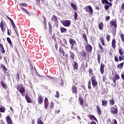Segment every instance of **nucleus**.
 Listing matches in <instances>:
<instances>
[{"label":"nucleus","instance_id":"f257e3e1","mask_svg":"<svg viewBox=\"0 0 124 124\" xmlns=\"http://www.w3.org/2000/svg\"><path fill=\"white\" fill-rule=\"evenodd\" d=\"M69 41L71 45V50L77 51V50H78V46H77V43H76V41L72 38H70Z\"/></svg>","mask_w":124,"mask_h":124},{"label":"nucleus","instance_id":"f03ea898","mask_svg":"<svg viewBox=\"0 0 124 124\" xmlns=\"http://www.w3.org/2000/svg\"><path fill=\"white\" fill-rule=\"evenodd\" d=\"M118 107L117 105H114L113 107L110 108V113L113 115H117L118 114Z\"/></svg>","mask_w":124,"mask_h":124},{"label":"nucleus","instance_id":"7ed1b4c3","mask_svg":"<svg viewBox=\"0 0 124 124\" xmlns=\"http://www.w3.org/2000/svg\"><path fill=\"white\" fill-rule=\"evenodd\" d=\"M91 82L93 88H95V87H97L98 83H97V81H96V78H95V77H93L91 78Z\"/></svg>","mask_w":124,"mask_h":124},{"label":"nucleus","instance_id":"20e7f679","mask_svg":"<svg viewBox=\"0 0 124 124\" xmlns=\"http://www.w3.org/2000/svg\"><path fill=\"white\" fill-rule=\"evenodd\" d=\"M59 53L61 57H62L63 56V57H66L67 59H68V55L67 54H65V52H64V50L62 47H60Z\"/></svg>","mask_w":124,"mask_h":124},{"label":"nucleus","instance_id":"39448f33","mask_svg":"<svg viewBox=\"0 0 124 124\" xmlns=\"http://www.w3.org/2000/svg\"><path fill=\"white\" fill-rule=\"evenodd\" d=\"M84 9L86 12H88V13H90V14H93V8H92V6L90 5L85 6Z\"/></svg>","mask_w":124,"mask_h":124},{"label":"nucleus","instance_id":"423d86ee","mask_svg":"<svg viewBox=\"0 0 124 124\" xmlns=\"http://www.w3.org/2000/svg\"><path fill=\"white\" fill-rule=\"evenodd\" d=\"M85 50L88 53H91L93 51V46L90 44H86L85 46Z\"/></svg>","mask_w":124,"mask_h":124},{"label":"nucleus","instance_id":"0eeeda50","mask_svg":"<svg viewBox=\"0 0 124 124\" xmlns=\"http://www.w3.org/2000/svg\"><path fill=\"white\" fill-rule=\"evenodd\" d=\"M62 24L64 27H69L71 25V21L70 20H65L62 21Z\"/></svg>","mask_w":124,"mask_h":124},{"label":"nucleus","instance_id":"6e6552de","mask_svg":"<svg viewBox=\"0 0 124 124\" xmlns=\"http://www.w3.org/2000/svg\"><path fill=\"white\" fill-rule=\"evenodd\" d=\"M72 93H74L75 94H77V93L78 92V88L76 85H72L71 88Z\"/></svg>","mask_w":124,"mask_h":124},{"label":"nucleus","instance_id":"1a4fd4ad","mask_svg":"<svg viewBox=\"0 0 124 124\" xmlns=\"http://www.w3.org/2000/svg\"><path fill=\"white\" fill-rule=\"evenodd\" d=\"M6 120L7 123V124H14L10 115H8L6 117Z\"/></svg>","mask_w":124,"mask_h":124},{"label":"nucleus","instance_id":"9d476101","mask_svg":"<svg viewBox=\"0 0 124 124\" xmlns=\"http://www.w3.org/2000/svg\"><path fill=\"white\" fill-rule=\"evenodd\" d=\"M17 90L19 91V93L24 96V93L26 92V89L24 87H21L19 90V86H17Z\"/></svg>","mask_w":124,"mask_h":124},{"label":"nucleus","instance_id":"9b49d317","mask_svg":"<svg viewBox=\"0 0 124 124\" xmlns=\"http://www.w3.org/2000/svg\"><path fill=\"white\" fill-rule=\"evenodd\" d=\"M48 106H49V101L48 100V98L47 97H46L44 100V107L45 109H46V110H47Z\"/></svg>","mask_w":124,"mask_h":124},{"label":"nucleus","instance_id":"f8f14e48","mask_svg":"<svg viewBox=\"0 0 124 124\" xmlns=\"http://www.w3.org/2000/svg\"><path fill=\"white\" fill-rule=\"evenodd\" d=\"M120 79V76L119 75L115 74V76L112 78V79L113 81L114 84H116V81Z\"/></svg>","mask_w":124,"mask_h":124},{"label":"nucleus","instance_id":"ddd939ff","mask_svg":"<svg viewBox=\"0 0 124 124\" xmlns=\"http://www.w3.org/2000/svg\"><path fill=\"white\" fill-rule=\"evenodd\" d=\"M0 28L3 32V33H4V32L5 31L6 27L4 26V24H3V22L1 21L0 24Z\"/></svg>","mask_w":124,"mask_h":124},{"label":"nucleus","instance_id":"4468645a","mask_svg":"<svg viewBox=\"0 0 124 124\" xmlns=\"http://www.w3.org/2000/svg\"><path fill=\"white\" fill-rule=\"evenodd\" d=\"M104 68H105V65L102 63H101L100 65V71L101 72V74H104Z\"/></svg>","mask_w":124,"mask_h":124},{"label":"nucleus","instance_id":"2eb2a0df","mask_svg":"<svg viewBox=\"0 0 124 124\" xmlns=\"http://www.w3.org/2000/svg\"><path fill=\"white\" fill-rule=\"evenodd\" d=\"M38 102L39 104H42L43 103V96L39 95L38 97Z\"/></svg>","mask_w":124,"mask_h":124},{"label":"nucleus","instance_id":"dca6fc26","mask_svg":"<svg viewBox=\"0 0 124 124\" xmlns=\"http://www.w3.org/2000/svg\"><path fill=\"white\" fill-rule=\"evenodd\" d=\"M0 84L3 89H4L5 90L7 89V85L4 83V82H3L2 80H1Z\"/></svg>","mask_w":124,"mask_h":124},{"label":"nucleus","instance_id":"f3484780","mask_svg":"<svg viewBox=\"0 0 124 124\" xmlns=\"http://www.w3.org/2000/svg\"><path fill=\"white\" fill-rule=\"evenodd\" d=\"M101 1L103 4L106 3V4H108L109 6H112V3L109 2V1H108V0H102Z\"/></svg>","mask_w":124,"mask_h":124},{"label":"nucleus","instance_id":"a211bd4d","mask_svg":"<svg viewBox=\"0 0 124 124\" xmlns=\"http://www.w3.org/2000/svg\"><path fill=\"white\" fill-rule=\"evenodd\" d=\"M78 101L81 105V106H83L84 104V99L83 98V97L80 96L78 97Z\"/></svg>","mask_w":124,"mask_h":124},{"label":"nucleus","instance_id":"6ab92c4d","mask_svg":"<svg viewBox=\"0 0 124 124\" xmlns=\"http://www.w3.org/2000/svg\"><path fill=\"white\" fill-rule=\"evenodd\" d=\"M12 26H13V28L16 33V34H17V35H18V32L17 30V27H16V25H15V23H14V22H13L12 23H11Z\"/></svg>","mask_w":124,"mask_h":124},{"label":"nucleus","instance_id":"aec40b11","mask_svg":"<svg viewBox=\"0 0 124 124\" xmlns=\"http://www.w3.org/2000/svg\"><path fill=\"white\" fill-rule=\"evenodd\" d=\"M111 46L113 49H116V40L113 39L111 42Z\"/></svg>","mask_w":124,"mask_h":124},{"label":"nucleus","instance_id":"412c9836","mask_svg":"<svg viewBox=\"0 0 124 124\" xmlns=\"http://www.w3.org/2000/svg\"><path fill=\"white\" fill-rule=\"evenodd\" d=\"M51 21L54 23H57V22H58V17L55 15H53L51 17Z\"/></svg>","mask_w":124,"mask_h":124},{"label":"nucleus","instance_id":"4be33fe9","mask_svg":"<svg viewBox=\"0 0 124 124\" xmlns=\"http://www.w3.org/2000/svg\"><path fill=\"white\" fill-rule=\"evenodd\" d=\"M0 52H1L2 54H4V53H5L4 47H3V46L1 44H0Z\"/></svg>","mask_w":124,"mask_h":124},{"label":"nucleus","instance_id":"5701e85b","mask_svg":"<svg viewBox=\"0 0 124 124\" xmlns=\"http://www.w3.org/2000/svg\"><path fill=\"white\" fill-rule=\"evenodd\" d=\"M99 40L101 43H102V45H103V46H105V40H104V38L103 37H100Z\"/></svg>","mask_w":124,"mask_h":124},{"label":"nucleus","instance_id":"b1692460","mask_svg":"<svg viewBox=\"0 0 124 124\" xmlns=\"http://www.w3.org/2000/svg\"><path fill=\"white\" fill-rule=\"evenodd\" d=\"M25 99L28 103H31V99L27 94L25 96Z\"/></svg>","mask_w":124,"mask_h":124},{"label":"nucleus","instance_id":"393cba45","mask_svg":"<svg viewBox=\"0 0 124 124\" xmlns=\"http://www.w3.org/2000/svg\"><path fill=\"white\" fill-rule=\"evenodd\" d=\"M80 55L82 57H87V52L85 50H82L80 52Z\"/></svg>","mask_w":124,"mask_h":124},{"label":"nucleus","instance_id":"a878e982","mask_svg":"<svg viewBox=\"0 0 124 124\" xmlns=\"http://www.w3.org/2000/svg\"><path fill=\"white\" fill-rule=\"evenodd\" d=\"M110 25H111V26H113V27H114V29H117V23L114 21H110Z\"/></svg>","mask_w":124,"mask_h":124},{"label":"nucleus","instance_id":"bb28decb","mask_svg":"<svg viewBox=\"0 0 124 124\" xmlns=\"http://www.w3.org/2000/svg\"><path fill=\"white\" fill-rule=\"evenodd\" d=\"M103 27H104V24H103V22H101L98 24V28L101 30L102 31L103 30Z\"/></svg>","mask_w":124,"mask_h":124},{"label":"nucleus","instance_id":"cd10ccee","mask_svg":"<svg viewBox=\"0 0 124 124\" xmlns=\"http://www.w3.org/2000/svg\"><path fill=\"white\" fill-rule=\"evenodd\" d=\"M96 108L97 109V112L98 113V114H99V115H101V109L100 108V107H99V106L97 105L96 106Z\"/></svg>","mask_w":124,"mask_h":124},{"label":"nucleus","instance_id":"c85d7f7f","mask_svg":"<svg viewBox=\"0 0 124 124\" xmlns=\"http://www.w3.org/2000/svg\"><path fill=\"white\" fill-rule=\"evenodd\" d=\"M88 118H89V119H90L91 120H94V121H95L96 122H97V119H96V118H95V117H94V116L93 115H89L88 116Z\"/></svg>","mask_w":124,"mask_h":124},{"label":"nucleus","instance_id":"c756f323","mask_svg":"<svg viewBox=\"0 0 124 124\" xmlns=\"http://www.w3.org/2000/svg\"><path fill=\"white\" fill-rule=\"evenodd\" d=\"M102 106L103 107H106V106H107V101L106 100H102Z\"/></svg>","mask_w":124,"mask_h":124},{"label":"nucleus","instance_id":"7c9ffc66","mask_svg":"<svg viewBox=\"0 0 124 124\" xmlns=\"http://www.w3.org/2000/svg\"><path fill=\"white\" fill-rule=\"evenodd\" d=\"M109 103L111 106H113V105L115 104V100H114V98L112 97L111 99L109 100Z\"/></svg>","mask_w":124,"mask_h":124},{"label":"nucleus","instance_id":"2f4dec72","mask_svg":"<svg viewBox=\"0 0 124 124\" xmlns=\"http://www.w3.org/2000/svg\"><path fill=\"white\" fill-rule=\"evenodd\" d=\"M49 33L52 35V25L50 22H48Z\"/></svg>","mask_w":124,"mask_h":124},{"label":"nucleus","instance_id":"473e14b6","mask_svg":"<svg viewBox=\"0 0 124 124\" xmlns=\"http://www.w3.org/2000/svg\"><path fill=\"white\" fill-rule=\"evenodd\" d=\"M82 38L86 42V44H88V39H87V35L86 34H82Z\"/></svg>","mask_w":124,"mask_h":124},{"label":"nucleus","instance_id":"72a5a7b5","mask_svg":"<svg viewBox=\"0 0 124 124\" xmlns=\"http://www.w3.org/2000/svg\"><path fill=\"white\" fill-rule=\"evenodd\" d=\"M71 6L75 11H76V10H77V6H76V5H75V4H74L73 3H71Z\"/></svg>","mask_w":124,"mask_h":124},{"label":"nucleus","instance_id":"f704fd0d","mask_svg":"<svg viewBox=\"0 0 124 124\" xmlns=\"http://www.w3.org/2000/svg\"><path fill=\"white\" fill-rule=\"evenodd\" d=\"M60 31H61V33H63L67 31V30L66 28H64L63 27H61L60 28Z\"/></svg>","mask_w":124,"mask_h":124},{"label":"nucleus","instance_id":"c9c22d12","mask_svg":"<svg viewBox=\"0 0 124 124\" xmlns=\"http://www.w3.org/2000/svg\"><path fill=\"white\" fill-rule=\"evenodd\" d=\"M124 62L121 63L120 64H118L117 65L118 69H120V68H123V67L124 66Z\"/></svg>","mask_w":124,"mask_h":124},{"label":"nucleus","instance_id":"e433bc0d","mask_svg":"<svg viewBox=\"0 0 124 124\" xmlns=\"http://www.w3.org/2000/svg\"><path fill=\"white\" fill-rule=\"evenodd\" d=\"M37 124H44V123L42 122V120H41V117L37 120Z\"/></svg>","mask_w":124,"mask_h":124},{"label":"nucleus","instance_id":"4c0bfd02","mask_svg":"<svg viewBox=\"0 0 124 124\" xmlns=\"http://www.w3.org/2000/svg\"><path fill=\"white\" fill-rule=\"evenodd\" d=\"M98 47L99 49L101 50V53H102L103 51H104V48H103V46H102V45H101L100 43L98 44Z\"/></svg>","mask_w":124,"mask_h":124},{"label":"nucleus","instance_id":"58836bf2","mask_svg":"<svg viewBox=\"0 0 124 124\" xmlns=\"http://www.w3.org/2000/svg\"><path fill=\"white\" fill-rule=\"evenodd\" d=\"M119 53L120 55H124V49L122 48V47L119 48Z\"/></svg>","mask_w":124,"mask_h":124},{"label":"nucleus","instance_id":"ea45409f","mask_svg":"<svg viewBox=\"0 0 124 124\" xmlns=\"http://www.w3.org/2000/svg\"><path fill=\"white\" fill-rule=\"evenodd\" d=\"M0 67L2 68V69L3 70V71H7V69L6 68V67L2 64H1Z\"/></svg>","mask_w":124,"mask_h":124},{"label":"nucleus","instance_id":"a19ab883","mask_svg":"<svg viewBox=\"0 0 124 124\" xmlns=\"http://www.w3.org/2000/svg\"><path fill=\"white\" fill-rule=\"evenodd\" d=\"M124 55H120V56H119V61L120 62H122V61H124Z\"/></svg>","mask_w":124,"mask_h":124},{"label":"nucleus","instance_id":"79ce46f5","mask_svg":"<svg viewBox=\"0 0 124 124\" xmlns=\"http://www.w3.org/2000/svg\"><path fill=\"white\" fill-rule=\"evenodd\" d=\"M97 57L98 62V63L100 64V60L101 59V55H100V54H97Z\"/></svg>","mask_w":124,"mask_h":124},{"label":"nucleus","instance_id":"37998d69","mask_svg":"<svg viewBox=\"0 0 124 124\" xmlns=\"http://www.w3.org/2000/svg\"><path fill=\"white\" fill-rule=\"evenodd\" d=\"M0 112L1 113H4V112H5V107H0Z\"/></svg>","mask_w":124,"mask_h":124},{"label":"nucleus","instance_id":"c03bdc74","mask_svg":"<svg viewBox=\"0 0 124 124\" xmlns=\"http://www.w3.org/2000/svg\"><path fill=\"white\" fill-rule=\"evenodd\" d=\"M74 69H78V63L76 62H74V64L73 65Z\"/></svg>","mask_w":124,"mask_h":124},{"label":"nucleus","instance_id":"a18cd8bd","mask_svg":"<svg viewBox=\"0 0 124 124\" xmlns=\"http://www.w3.org/2000/svg\"><path fill=\"white\" fill-rule=\"evenodd\" d=\"M7 41L8 42V43H9V44H10V45H11L12 46H13V45H12V43L11 42V40L10 39V38L7 37Z\"/></svg>","mask_w":124,"mask_h":124},{"label":"nucleus","instance_id":"49530a36","mask_svg":"<svg viewBox=\"0 0 124 124\" xmlns=\"http://www.w3.org/2000/svg\"><path fill=\"white\" fill-rule=\"evenodd\" d=\"M21 10H22V11H24V12H25L26 13H27L28 15H29L30 16V13H29V11H28L27 10H26V9L23 8L22 7H21Z\"/></svg>","mask_w":124,"mask_h":124},{"label":"nucleus","instance_id":"de8ad7c7","mask_svg":"<svg viewBox=\"0 0 124 124\" xmlns=\"http://www.w3.org/2000/svg\"><path fill=\"white\" fill-rule=\"evenodd\" d=\"M16 79L17 80V82H19V80H20V75H19V73H17L16 75Z\"/></svg>","mask_w":124,"mask_h":124},{"label":"nucleus","instance_id":"09e8293b","mask_svg":"<svg viewBox=\"0 0 124 124\" xmlns=\"http://www.w3.org/2000/svg\"><path fill=\"white\" fill-rule=\"evenodd\" d=\"M88 88L89 90L92 89V83H91V80H89L88 83Z\"/></svg>","mask_w":124,"mask_h":124},{"label":"nucleus","instance_id":"8fccbe9b","mask_svg":"<svg viewBox=\"0 0 124 124\" xmlns=\"http://www.w3.org/2000/svg\"><path fill=\"white\" fill-rule=\"evenodd\" d=\"M56 95H55V97L56 98H60V92L59 91H56Z\"/></svg>","mask_w":124,"mask_h":124},{"label":"nucleus","instance_id":"3c124183","mask_svg":"<svg viewBox=\"0 0 124 124\" xmlns=\"http://www.w3.org/2000/svg\"><path fill=\"white\" fill-rule=\"evenodd\" d=\"M89 76H92V75H93V69L92 68H90L89 70Z\"/></svg>","mask_w":124,"mask_h":124},{"label":"nucleus","instance_id":"603ef678","mask_svg":"<svg viewBox=\"0 0 124 124\" xmlns=\"http://www.w3.org/2000/svg\"><path fill=\"white\" fill-rule=\"evenodd\" d=\"M74 20L76 21V20H77V17H78V14H77V12H75L74 13Z\"/></svg>","mask_w":124,"mask_h":124},{"label":"nucleus","instance_id":"864d4df0","mask_svg":"<svg viewBox=\"0 0 124 124\" xmlns=\"http://www.w3.org/2000/svg\"><path fill=\"white\" fill-rule=\"evenodd\" d=\"M22 6H24L25 7H27L28 6V4L24 3H20V7H22Z\"/></svg>","mask_w":124,"mask_h":124},{"label":"nucleus","instance_id":"5fc2aeb1","mask_svg":"<svg viewBox=\"0 0 124 124\" xmlns=\"http://www.w3.org/2000/svg\"><path fill=\"white\" fill-rule=\"evenodd\" d=\"M70 54H71V55H70V57L71 58V59H72V60H74V59H75L74 54L72 52H70Z\"/></svg>","mask_w":124,"mask_h":124},{"label":"nucleus","instance_id":"6e6d98bb","mask_svg":"<svg viewBox=\"0 0 124 124\" xmlns=\"http://www.w3.org/2000/svg\"><path fill=\"white\" fill-rule=\"evenodd\" d=\"M51 38L54 40V41H57V38H56V34H53Z\"/></svg>","mask_w":124,"mask_h":124},{"label":"nucleus","instance_id":"4d7b16f0","mask_svg":"<svg viewBox=\"0 0 124 124\" xmlns=\"http://www.w3.org/2000/svg\"><path fill=\"white\" fill-rule=\"evenodd\" d=\"M120 37L122 40V41H123V42H124V35L123 33H121L120 35Z\"/></svg>","mask_w":124,"mask_h":124},{"label":"nucleus","instance_id":"13d9d810","mask_svg":"<svg viewBox=\"0 0 124 124\" xmlns=\"http://www.w3.org/2000/svg\"><path fill=\"white\" fill-rule=\"evenodd\" d=\"M12 33V31H11V30L8 29V30H7V34H8V35H11Z\"/></svg>","mask_w":124,"mask_h":124},{"label":"nucleus","instance_id":"bf43d9fd","mask_svg":"<svg viewBox=\"0 0 124 124\" xmlns=\"http://www.w3.org/2000/svg\"><path fill=\"white\" fill-rule=\"evenodd\" d=\"M106 38H107V41H108V42H109V41H110V35L109 34H107V36H106Z\"/></svg>","mask_w":124,"mask_h":124},{"label":"nucleus","instance_id":"052dcab7","mask_svg":"<svg viewBox=\"0 0 124 124\" xmlns=\"http://www.w3.org/2000/svg\"><path fill=\"white\" fill-rule=\"evenodd\" d=\"M54 106H55L54 102H51L50 105V109H53V108H54Z\"/></svg>","mask_w":124,"mask_h":124},{"label":"nucleus","instance_id":"680f3d73","mask_svg":"<svg viewBox=\"0 0 124 124\" xmlns=\"http://www.w3.org/2000/svg\"><path fill=\"white\" fill-rule=\"evenodd\" d=\"M114 61L116 62H119V58H118V56H114Z\"/></svg>","mask_w":124,"mask_h":124},{"label":"nucleus","instance_id":"e2e57ef3","mask_svg":"<svg viewBox=\"0 0 124 124\" xmlns=\"http://www.w3.org/2000/svg\"><path fill=\"white\" fill-rule=\"evenodd\" d=\"M4 75L6 76H8V77H10V75L8 74V72H7V71H4Z\"/></svg>","mask_w":124,"mask_h":124},{"label":"nucleus","instance_id":"0e129e2a","mask_svg":"<svg viewBox=\"0 0 124 124\" xmlns=\"http://www.w3.org/2000/svg\"><path fill=\"white\" fill-rule=\"evenodd\" d=\"M43 20H44V24L45 25H46L47 22L46 21V18H45V17L44 16H43Z\"/></svg>","mask_w":124,"mask_h":124},{"label":"nucleus","instance_id":"69168bd1","mask_svg":"<svg viewBox=\"0 0 124 124\" xmlns=\"http://www.w3.org/2000/svg\"><path fill=\"white\" fill-rule=\"evenodd\" d=\"M114 123H113V122H110V124H118V122H117V120H116V119H114Z\"/></svg>","mask_w":124,"mask_h":124},{"label":"nucleus","instance_id":"338daca9","mask_svg":"<svg viewBox=\"0 0 124 124\" xmlns=\"http://www.w3.org/2000/svg\"><path fill=\"white\" fill-rule=\"evenodd\" d=\"M110 6L109 5H105V10H108L109 9V7Z\"/></svg>","mask_w":124,"mask_h":124},{"label":"nucleus","instance_id":"774afa93","mask_svg":"<svg viewBox=\"0 0 124 124\" xmlns=\"http://www.w3.org/2000/svg\"><path fill=\"white\" fill-rule=\"evenodd\" d=\"M110 123H111V119H110V118H108L107 120V124H110Z\"/></svg>","mask_w":124,"mask_h":124}]
</instances>
